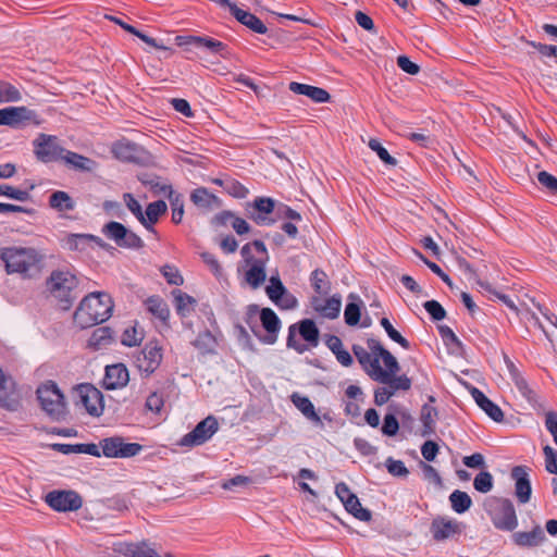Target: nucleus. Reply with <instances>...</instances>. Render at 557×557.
<instances>
[{
	"instance_id": "obj_42",
	"label": "nucleus",
	"mask_w": 557,
	"mask_h": 557,
	"mask_svg": "<svg viewBox=\"0 0 557 557\" xmlns=\"http://www.w3.org/2000/svg\"><path fill=\"white\" fill-rule=\"evenodd\" d=\"M172 295L177 314L187 317L194 310L196 299L181 289H174Z\"/></svg>"
},
{
	"instance_id": "obj_53",
	"label": "nucleus",
	"mask_w": 557,
	"mask_h": 557,
	"mask_svg": "<svg viewBox=\"0 0 557 557\" xmlns=\"http://www.w3.org/2000/svg\"><path fill=\"white\" fill-rule=\"evenodd\" d=\"M172 208V222L180 224L184 216V198L181 194L171 195L169 200Z\"/></svg>"
},
{
	"instance_id": "obj_62",
	"label": "nucleus",
	"mask_w": 557,
	"mask_h": 557,
	"mask_svg": "<svg viewBox=\"0 0 557 557\" xmlns=\"http://www.w3.org/2000/svg\"><path fill=\"white\" fill-rule=\"evenodd\" d=\"M399 430V423L396 417L392 413H388L384 417L382 433L386 436H394L397 434Z\"/></svg>"
},
{
	"instance_id": "obj_41",
	"label": "nucleus",
	"mask_w": 557,
	"mask_h": 557,
	"mask_svg": "<svg viewBox=\"0 0 557 557\" xmlns=\"http://www.w3.org/2000/svg\"><path fill=\"white\" fill-rule=\"evenodd\" d=\"M49 206L59 212H69L74 210L75 201L63 190H57L49 197Z\"/></svg>"
},
{
	"instance_id": "obj_56",
	"label": "nucleus",
	"mask_w": 557,
	"mask_h": 557,
	"mask_svg": "<svg viewBox=\"0 0 557 557\" xmlns=\"http://www.w3.org/2000/svg\"><path fill=\"white\" fill-rule=\"evenodd\" d=\"M438 332L445 345L450 346L454 350L462 348V343L449 326L441 325L438 326Z\"/></svg>"
},
{
	"instance_id": "obj_61",
	"label": "nucleus",
	"mask_w": 557,
	"mask_h": 557,
	"mask_svg": "<svg viewBox=\"0 0 557 557\" xmlns=\"http://www.w3.org/2000/svg\"><path fill=\"white\" fill-rule=\"evenodd\" d=\"M539 183L553 194H557V177L546 171L537 173Z\"/></svg>"
},
{
	"instance_id": "obj_18",
	"label": "nucleus",
	"mask_w": 557,
	"mask_h": 557,
	"mask_svg": "<svg viewBox=\"0 0 557 557\" xmlns=\"http://www.w3.org/2000/svg\"><path fill=\"white\" fill-rule=\"evenodd\" d=\"M545 426L547 431L552 434L554 442L557 444V412L548 411L545 414ZM545 456V469L547 472L557 474V456L550 446H545L543 448Z\"/></svg>"
},
{
	"instance_id": "obj_48",
	"label": "nucleus",
	"mask_w": 557,
	"mask_h": 557,
	"mask_svg": "<svg viewBox=\"0 0 557 557\" xmlns=\"http://www.w3.org/2000/svg\"><path fill=\"white\" fill-rule=\"evenodd\" d=\"M112 151L117 159L131 161L134 159L136 147L129 141H120L113 146Z\"/></svg>"
},
{
	"instance_id": "obj_47",
	"label": "nucleus",
	"mask_w": 557,
	"mask_h": 557,
	"mask_svg": "<svg viewBox=\"0 0 557 557\" xmlns=\"http://www.w3.org/2000/svg\"><path fill=\"white\" fill-rule=\"evenodd\" d=\"M144 338V334L143 332L137 329V326H128L124 330L123 334H122V337H121V343L124 345V346H127V347H133V346H137L141 343Z\"/></svg>"
},
{
	"instance_id": "obj_30",
	"label": "nucleus",
	"mask_w": 557,
	"mask_h": 557,
	"mask_svg": "<svg viewBox=\"0 0 557 557\" xmlns=\"http://www.w3.org/2000/svg\"><path fill=\"white\" fill-rule=\"evenodd\" d=\"M249 269L245 273V280L247 284L253 288H259L267 278L265 264L262 260L246 261Z\"/></svg>"
},
{
	"instance_id": "obj_22",
	"label": "nucleus",
	"mask_w": 557,
	"mask_h": 557,
	"mask_svg": "<svg viewBox=\"0 0 557 557\" xmlns=\"http://www.w3.org/2000/svg\"><path fill=\"white\" fill-rule=\"evenodd\" d=\"M230 13L243 25L257 34H267L268 27L255 14L244 9L238 8L236 4L231 7Z\"/></svg>"
},
{
	"instance_id": "obj_26",
	"label": "nucleus",
	"mask_w": 557,
	"mask_h": 557,
	"mask_svg": "<svg viewBox=\"0 0 557 557\" xmlns=\"http://www.w3.org/2000/svg\"><path fill=\"white\" fill-rule=\"evenodd\" d=\"M546 540V535L540 525H535L531 531H520L512 534V541L520 547H536Z\"/></svg>"
},
{
	"instance_id": "obj_59",
	"label": "nucleus",
	"mask_w": 557,
	"mask_h": 557,
	"mask_svg": "<svg viewBox=\"0 0 557 557\" xmlns=\"http://www.w3.org/2000/svg\"><path fill=\"white\" fill-rule=\"evenodd\" d=\"M385 465L388 473L394 476H407L409 474V470L401 460H395L389 457L386 459Z\"/></svg>"
},
{
	"instance_id": "obj_11",
	"label": "nucleus",
	"mask_w": 557,
	"mask_h": 557,
	"mask_svg": "<svg viewBox=\"0 0 557 557\" xmlns=\"http://www.w3.org/2000/svg\"><path fill=\"white\" fill-rule=\"evenodd\" d=\"M33 144L35 156L45 163L61 160L65 152V148L58 144L53 135L39 134Z\"/></svg>"
},
{
	"instance_id": "obj_46",
	"label": "nucleus",
	"mask_w": 557,
	"mask_h": 557,
	"mask_svg": "<svg viewBox=\"0 0 557 557\" xmlns=\"http://www.w3.org/2000/svg\"><path fill=\"white\" fill-rule=\"evenodd\" d=\"M343 504L346 510L360 521H369L371 519V512L361 506L359 498L356 495H352Z\"/></svg>"
},
{
	"instance_id": "obj_45",
	"label": "nucleus",
	"mask_w": 557,
	"mask_h": 557,
	"mask_svg": "<svg viewBox=\"0 0 557 557\" xmlns=\"http://www.w3.org/2000/svg\"><path fill=\"white\" fill-rule=\"evenodd\" d=\"M451 508L457 513H463L470 509L472 505L471 497L462 491L456 490L449 495Z\"/></svg>"
},
{
	"instance_id": "obj_13",
	"label": "nucleus",
	"mask_w": 557,
	"mask_h": 557,
	"mask_svg": "<svg viewBox=\"0 0 557 557\" xmlns=\"http://www.w3.org/2000/svg\"><path fill=\"white\" fill-rule=\"evenodd\" d=\"M26 123L40 125L41 119L34 110L26 107H8L0 109V125L17 128Z\"/></svg>"
},
{
	"instance_id": "obj_14",
	"label": "nucleus",
	"mask_w": 557,
	"mask_h": 557,
	"mask_svg": "<svg viewBox=\"0 0 557 557\" xmlns=\"http://www.w3.org/2000/svg\"><path fill=\"white\" fill-rule=\"evenodd\" d=\"M218 429V420L209 416L200 421L193 431L185 434L180 443L182 446L189 447L202 445L213 436Z\"/></svg>"
},
{
	"instance_id": "obj_35",
	"label": "nucleus",
	"mask_w": 557,
	"mask_h": 557,
	"mask_svg": "<svg viewBox=\"0 0 557 557\" xmlns=\"http://www.w3.org/2000/svg\"><path fill=\"white\" fill-rule=\"evenodd\" d=\"M168 210V206L163 200L150 202L144 212V223H140L146 230L154 232L153 225L159 221V218Z\"/></svg>"
},
{
	"instance_id": "obj_51",
	"label": "nucleus",
	"mask_w": 557,
	"mask_h": 557,
	"mask_svg": "<svg viewBox=\"0 0 557 557\" xmlns=\"http://www.w3.org/2000/svg\"><path fill=\"white\" fill-rule=\"evenodd\" d=\"M369 148L376 152L377 157L388 165L395 166L397 164V160L392 157L388 151L382 146L379 139L371 138L368 143Z\"/></svg>"
},
{
	"instance_id": "obj_19",
	"label": "nucleus",
	"mask_w": 557,
	"mask_h": 557,
	"mask_svg": "<svg viewBox=\"0 0 557 557\" xmlns=\"http://www.w3.org/2000/svg\"><path fill=\"white\" fill-rule=\"evenodd\" d=\"M260 321L267 332V335L261 338V342L273 345L277 341L278 332L282 326L281 320L271 308H263L260 310Z\"/></svg>"
},
{
	"instance_id": "obj_52",
	"label": "nucleus",
	"mask_w": 557,
	"mask_h": 557,
	"mask_svg": "<svg viewBox=\"0 0 557 557\" xmlns=\"http://www.w3.org/2000/svg\"><path fill=\"white\" fill-rule=\"evenodd\" d=\"M225 191L234 198L243 199L249 194V189L234 178L225 180Z\"/></svg>"
},
{
	"instance_id": "obj_8",
	"label": "nucleus",
	"mask_w": 557,
	"mask_h": 557,
	"mask_svg": "<svg viewBox=\"0 0 557 557\" xmlns=\"http://www.w3.org/2000/svg\"><path fill=\"white\" fill-rule=\"evenodd\" d=\"M102 455L107 458H131L143 450V445L138 443H126L121 436H111L103 438L99 443Z\"/></svg>"
},
{
	"instance_id": "obj_24",
	"label": "nucleus",
	"mask_w": 557,
	"mask_h": 557,
	"mask_svg": "<svg viewBox=\"0 0 557 557\" xmlns=\"http://www.w3.org/2000/svg\"><path fill=\"white\" fill-rule=\"evenodd\" d=\"M288 88L294 94L306 96L315 103L327 102L331 98L327 90L312 85L292 82L289 83Z\"/></svg>"
},
{
	"instance_id": "obj_63",
	"label": "nucleus",
	"mask_w": 557,
	"mask_h": 557,
	"mask_svg": "<svg viewBox=\"0 0 557 557\" xmlns=\"http://www.w3.org/2000/svg\"><path fill=\"white\" fill-rule=\"evenodd\" d=\"M310 282H311L313 289L317 293H322L323 289L326 288V285H327L325 272L322 270H319V269L314 270L311 273Z\"/></svg>"
},
{
	"instance_id": "obj_9",
	"label": "nucleus",
	"mask_w": 557,
	"mask_h": 557,
	"mask_svg": "<svg viewBox=\"0 0 557 557\" xmlns=\"http://www.w3.org/2000/svg\"><path fill=\"white\" fill-rule=\"evenodd\" d=\"M162 347L157 341H151L136 356L135 364L144 376L151 375L161 364Z\"/></svg>"
},
{
	"instance_id": "obj_2",
	"label": "nucleus",
	"mask_w": 557,
	"mask_h": 557,
	"mask_svg": "<svg viewBox=\"0 0 557 557\" xmlns=\"http://www.w3.org/2000/svg\"><path fill=\"white\" fill-rule=\"evenodd\" d=\"M113 310V301L104 292H94L84 297L74 312V322L87 329L107 321Z\"/></svg>"
},
{
	"instance_id": "obj_58",
	"label": "nucleus",
	"mask_w": 557,
	"mask_h": 557,
	"mask_svg": "<svg viewBox=\"0 0 557 557\" xmlns=\"http://www.w3.org/2000/svg\"><path fill=\"white\" fill-rule=\"evenodd\" d=\"M423 307L434 321H441L446 317L445 309L436 300L425 301Z\"/></svg>"
},
{
	"instance_id": "obj_25",
	"label": "nucleus",
	"mask_w": 557,
	"mask_h": 557,
	"mask_svg": "<svg viewBox=\"0 0 557 557\" xmlns=\"http://www.w3.org/2000/svg\"><path fill=\"white\" fill-rule=\"evenodd\" d=\"M507 368L510 374V379L515 383L516 387L520 392V394L530 403H537V394L534 389L530 387L527 380L521 375L517 367L509 359H506Z\"/></svg>"
},
{
	"instance_id": "obj_34",
	"label": "nucleus",
	"mask_w": 557,
	"mask_h": 557,
	"mask_svg": "<svg viewBox=\"0 0 557 557\" xmlns=\"http://www.w3.org/2000/svg\"><path fill=\"white\" fill-rule=\"evenodd\" d=\"M313 308L323 318L335 319L341 312L342 300L339 296H332L324 300L317 299Z\"/></svg>"
},
{
	"instance_id": "obj_28",
	"label": "nucleus",
	"mask_w": 557,
	"mask_h": 557,
	"mask_svg": "<svg viewBox=\"0 0 557 557\" xmlns=\"http://www.w3.org/2000/svg\"><path fill=\"white\" fill-rule=\"evenodd\" d=\"M252 207L257 213L251 218L258 225H271L274 222L272 219L267 216L275 209V203L272 198L258 197L253 200Z\"/></svg>"
},
{
	"instance_id": "obj_12",
	"label": "nucleus",
	"mask_w": 557,
	"mask_h": 557,
	"mask_svg": "<svg viewBox=\"0 0 557 557\" xmlns=\"http://www.w3.org/2000/svg\"><path fill=\"white\" fill-rule=\"evenodd\" d=\"M45 502L58 512L76 511L83 506L81 495L74 491H51L45 496Z\"/></svg>"
},
{
	"instance_id": "obj_49",
	"label": "nucleus",
	"mask_w": 557,
	"mask_h": 557,
	"mask_svg": "<svg viewBox=\"0 0 557 557\" xmlns=\"http://www.w3.org/2000/svg\"><path fill=\"white\" fill-rule=\"evenodd\" d=\"M381 326L385 330L388 337L394 341L395 343L399 344L403 348L409 349L410 344L409 342L401 336V334L394 329L391 321L387 318H382L380 321Z\"/></svg>"
},
{
	"instance_id": "obj_20",
	"label": "nucleus",
	"mask_w": 557,
	"mask_h": 557,
	"mask_svg": "<svg viewBox=\"0 0 557 557\" xmlns=\"http://www.w3.org/2000/svg\"><path fill=\"white\" fill-rule=\"evenodd\" d=\"M292 401L295 407L314 425L323 428V419L332 422V417L329 413L320 416L315 412L312 401L307 396H301L295 393L292 395Z\"/></svg>"
},
{
	"instance_id": "obj_5",
	"label": "nucleus",
	"mask_w": 557,
	"mask_h": 557,
	"mask_svg": "<svg viewBox=\"0 0 557 557\" xmlns=\"http://www.w3.org/2000/svg\"><path fill=\"white\" fill-rule=\"evenodd\" d=\"M37 398L41 409L53 420L64 419L67 410L64 395L53 381H47L38 386Z\"/></svg>"
},
{
	"instance_id": "obj_55",
	"label": "nucleus",
	"mask_w": 557,
	"mask_h": 557,
	"mask_svg": "<svg viewBox=\"0 0 557 557\" xmlns=\"http://www.w3.org/2000/svg\"><path fill=\"white\" fill-rule=\"evenodd\" d=\"M0 196H4L17 201H26L29 199V193L27 190L16 188L8 184L0 185Z\"/></svg>"
},
{
	"instance_id": "obj_44",
	"label": "nucleus",
	"mask_w": 557,
	"mask_h": 557,
	"mask_svg": "<svg viewBox=\"0 0 557 557\" xmlns=\"http://www.w3.org/2000/svg\"><path fill=\"white\" fill-rule=\"evenodd\" d=\"M481 286L492 293V290L487 284L486 285L481 284ZM493 295L496 298H498L505 306H507L516 315L525 318V319H529V317H531L532 319L537 320L535 314L533 312H531L529 308H520L519 306L516 305V302L509 296L498 293V292H494V290H493Z\"/></svg>"
},
{
	"instance_id": "obj_43",
	"label": "nucleus",
	"mask_w": 557,
	"mask_h": 557,
	"mask_svg": "<svg viewBox=\"0 0 557 557\" xmlns=\"http://www.w3.org/2000/svg\"><path fill=\"white\" fill-rule=\"evenodd\" d=\"M299 335L311 346L317 347L319 345L320 332L314 321L310 319L301 320L298 323Z\"/></svg>"
},
{
	"instance_id": "obj_39",
	"label": "nucleus",
	"mask_w": 557,
	"mask_h": 557,
	"mask_svg": "<svg viewBox=\"0 0 557 557\" xmlns=\"http://www.w3.org/2000/svg\"><path fill=\"white\" fill-rule=\"evenodd\" d=\"M242 255L245 261L262 260L263 262H268L269 260L267 247L261 240H253L252 243L244 245Z\"/></svg>"
},
{
	"instance_id": "obj_60",
	"label": "nucleus",
	"mask_w": 557,
	"mask_h": 557,
	"mask_svg": "<svg viewBox=\"0 0 557 557\" xmlns=\"http://www.w3.org/2000/svg\"><path fill=\"white\" fill-rule=\"evenodd\" d=\"M124 201L128 210L136 216V219L140 223H144V211L138 200H136L132 194H125Z\"/></svg>"
},
{
	"instance_id": "obj_7",
	"label": "nucleus",
	"mask_w": 557,
	"mask_h": 557,
	"mask_svg": "<svg viewBox=\"0 0 557 557\" xmlns=\"http://www.w3.org/2000/svg\"><path fill=\"white\" fill-rule=\"evenodd\" d=\"M76 404L85 408L91 417H100L104 410L102 393L91 384H81L75 388Z\"/></svg>"
},
{
	"instance_id": "obj_10",
	"label": "nucleus",
	"mask_w": 557,
	"mask_h": 557,
	"mask_svg": "<svg viewBox=\"0 0 557 557\" xmlns=\"http://www.w3.org/2000/svg\"><path fill=\"white\" fill-rule=\"evenodd\" d=\"M103 234L115 242L119 247L140 249L144 247L143 239L134 232L127 230L122 223L111 221L103 227Z\"/></svg>"
},
{
	"instance_id": "obj_27",
	"label": "nucleus",
	"mask_w": 557,
	"mask_h": 557,
	"mask_svg": "<svg viewBox=\"0 0 557 557\" xmlns=\"http://www.w3.org/2000/svg\"><path fill=\"white\" fill-rule=\"evenodd\" d=\"M471 395L476 405L495 422L504 420V412L498 405L493 403L482 391L473 387Z\"/></svg>"
},
{
	"instance_id": "obj_1",
	"label": "nucleus",
	"mask_w": 557,
	"mask_h": 557,
	"mask_svg": "<svg viewBox=\"0 0 557 557\" xmlns=\"http://www.w3.org/2000/svg\"><path fill=\"white\" fill-rule=\"evenodd\" d=\"M368 348L354 345L352 352L372 380L387 384L394 393L410 389L411 380L406 375L395 376L399 371L398 361L379 341L369 339Z\"/></svg>"
},
{
	"instance_id": "obj_31",
	"label": "nucleus",
	"mask_w": 557,
	"mask_h": 557,
	"mask_svg": "<svg viewBox=\"0 0 557 557\" xmlns=\"http://www.w3.org/2000/svg\"><path fill=\"white\" fill-rule=\"evenodd\" d=\"M190 200L196 207L205 210H212L221 206L219 197L210 193L206 187L196 188L190 194Z\"/></svg>"
},
{
	"instance_id": "obj_21",
	"label": "nucleus",
	"mask_w": 557,
	"mask_h": 557,
	"mask_svg": "<svg viewBox=\"0 0 557 557\" xmlns=\"http://www.w3.org/2000/svg\"><path fill=\"white\" fill-rule=\"evenodd\" d=\"M20 405V397L15 391V384L8 379L0 369V407L9 410H16Z\"/></svg>"
},
{
	"instance_id": "obj_40",
	"label": "nucleus",
	"mask_w": 557,
	"mask_h": 557,
	"mask_svg": "<svg viewBox=\"0 0 557 557\" xmlns=\"http://www.w3.org/2000/svg\"><path fill=\"white\" fill-rule=\"evenodd\" d=\"M146 309L153 317L166 322L170 317L168 304L160 296H150L145 301Z\"/></svg>"
},
{
	"instance_id": "obj_32",
	"label": "nucleus",
	"mask_w": 557,
	"mask_h": 557,
	"mask_svg": "<svg viewBox=\"0 0 557 557\" xmlns=\"http://www.w3.org/2000/svg\"><path fill=\"white\" fill-rule=\"evenodd\" d=\"M113 343L112 331L108 326H101L91 333L87 347L94 351L109 348Z\"/></svg>"
},
{
	"instance_id": "obj_57",
	"label": "nucleus",
	"mask_w": 557,
	"mask_h": 557,
	"mask_svg": "<svg viewBox=\"0 0 557 557\" xmlns=\"http://www.w3.org/2000/svg\"><path fill=\"white\" fill-rule=\"evenodd\" d=\"M214 343V336L211 334L210 331L206 330L198 334L197 338L194 342V346L201 350L211 351Z\"/></svg>"
},
{
	"instance_id": "obj_54",
	"label": "nucleus",
	"mask_w": 557,
	"mask_h": 557,
	"mask_svg": "<svg viewBox=\"0 0 557 557\" xmlns=\"http://www.w3.org/2000/svg\"><path fill=\"white\" fill-rule=\"evenodd\" d=\"M493 476L487 471H481L473 480V486L480 493H488L493 488Z\"/></svg>"
},
{
	"instance_id": "obj_33",
	"label": "nucleus",
	"mask_w": 557,
	"mask_h": 557,
	"mask_svg": "<svg viewBox=\"0 0 557 557\" xmlns=\"http://www.w3.org/2000/svg\"><path fill=\"white\" fill-rule=\"evenodd\" d=\"M61 160L74 170L82 172H92L97 169L95 160L66 149Z\"/></svg>"
},
{
	"instance_id": "obj_23",
	"label": "nucleus",
	"mask_w": 557,
	"mask_h": 557,
	"mask_svg": "<svg viewBox=\"0 0 557 557\" xmlns=\"http://www.w3.org/2000/svg\"><path fill=\"white\" fill-rule=\"evenodd\" d=\"M268 297L277 306L290 308L295 299L287 295L286 288L282 281L276 276L270 278V285L265 288Z\"/></svg>"
},
{
	"instance_id": "obj_15",
	"label": "nucleus",
	"mask_w": 557,
	"mask_h": 557,
	"mask_svg": "<svg viewBox=\"0 0 557 557\" xmlns=\"http://www.w3.org/2000/svg\"><path fill=\"white\" fill-rule=\"evenodd\" d=\"M462 531L463 525L461 522L443 516L434 518L430 525V532L435 542L456 539Z\"/></svg>"
},
{
	"instance_id": "obj_38",
	"label": "nucleus",
	"mask_w": 557,
	"mask_h": 557,
	"mask_svg": "<svg viewBox=\"0 0 557 557\" xmlns=\"http://www.w3.org/2000/svg\"><path fill=\"white\" fill-rule=\"evenodd\" d=\"M348 299L350 301L345 307L344 319L347 325L355 326L360 321L363 302L360 297L354 293L349 294Z\"/></svg>"
},
{
	"instance_id": "obj_36",
	"label": "nucleus",
	"mask_w": 557,
	"mask_h": 557,
	"mask_svg": "<svg viewBox=\"0 0 557 557\" xmlns=\"http://www.w3.org/2000/svg\"><path fill=\"white\" fill-rule=\"evenodd\" d=\"M197 49L206 51L210 54L220 55L224 59L230 57V51L227 46L215 38L209 36H199Z\"/></svg>"
},
{
	"instance_id": "obj_29",
	"label": "nucleus",
	"mask_w": 557,
	"mask_h": 557,
	"mask_svg": "<svg viewBox=\"0 0 557 557\" xmlns=\"http://www.w3.org/2000/svg\"><path fill=\"white\" fill-rule=\"evenodd\" d=\"M100 238L90 234H67L62 239L63 248L71 251H85L92 243H100Z\"/></svg>"
},
{
	"instance_id": "obj_6",
	"label": "nucleus",
	"mask_w": 557,
	"mask_h": 557,
	"mask_svg": "<svg viewBox=\"0 0 557 557\" xmlns=\"http://www.w3.org/2000/svg\"><path fill=\"white\" fill-rule=\"evenodd\" d=\"M494 527L502 531H512L518 525L516 509L508 499H495L488 510Z\"/></svg>"
},
{
	"instance_id": "obj_64",
	"label": "nucleus",
	"mask_w": 557,
	"mask_h": 557,
	"mask_svg": "<svg viewBox=\"0 0 557 557\" xmlns=\"http://www.w3.org/2000/svg\"><path fill=\"white\" fill-rule=\"evenodd\" d=\"M527 44L536 49L537 52L544 58H557V46L541 44L532 40H528Z\"/></svg>"
},
{
	"instance_id": "obj_37",
	"label": "nucleus",
	"mask_w": 557,
	"mask_h": 557,
	"mask_svg": "<svg viewBox=\"0 0 557 557\" xmlns=\"http://www.w3.org/2000/svg\"><path fill=\"white\" fill-rule=\"evenodd\" d=\"M438 412L436 408L430 404H424L421 408L420 420L422 422V436H431L435 433L436 420Z\"/></svg>"
},
{
	"instance_id": "obj_50",
	"label": "nucleus",
	"mask_w": 557,
	"mask_h": 557,
	"mask_svg": "<svg viewBox=\"0 0 557 557\" xmlns=\"http://www.w3.org/2000/svg\"><path fill=\"white\" fill-rule=\"evenodd\" d=\"M22 98L20 90L10 83H0V103L16 102Z\"/></svg>"
},
{
	"instance_id": "obj_17",
	"label": "nucleus",
	"mask_w": 557,
	"mask_h": 557,
	"mask_svg": "<svg viewBox=\"0 0 557 557\" xmlns=\"http://www.w3.org/2000/svg\"><path fill=\"white\" fill-rule=\"evenodd\" d=\"M129 373L125 364L115 363L106 367L102 385L108 391H114L127 385Z\"/></svg>"
},
{
	"instance_id": "obj_16",
	"label": "nucleus",
	"mask_w": 557,
	"mask_h": 557,
	"mask_svg": "<svg viewBox=\"0 0 557 557\" xmlns=\"http://www.w3.org/2000/svg\"><path fill=\"white\" fill-rule=\"evenodd\" d=\"M530 471L531 469L527 466H516L511 469L510 475L515 481V495L520 504H527L531 498Z\"/></svg>"
},
{
	"instance_id": "obj_4",
	"label": "nucleus",
	"mask_w": 557,
	"mask_h": 557,
	"mask_svg": "<svg viewBox=\"0 0 557 557\" xmlns=\"http://www.w3.org/2000/svg\"><path fill=\"white\" fill-rule=\"evenodd\" d=\"M77 285V277L70 271H52L47 280V288L50 295L59 301L63 310H69L76 299L74 290Z\"/></svg>"
},
{
	"instance_id": "obj_3",
	"label": "nucleus",
	"mask_w": 557,
	"mask_h": 557,
	"mask_svg": "<svg viewBox=\"0 0 557 557\" xmlns=\"http://www.w3.org/2000/svg\"><path fill=\"white\" fill-rule=\"evenodd\" d=\"M44 256L33 247L10 246L3 247L2 262L7 274H18L24 278L39 271Z\"/></svg>"
}]
</instances>
